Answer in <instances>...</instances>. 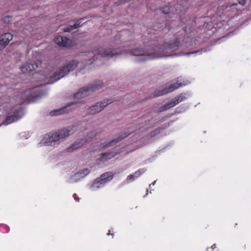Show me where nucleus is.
Wrapping results in <instances>:
<instances>
[{
	"instance_id": "nucleus-19",
	"label": "nucleus",
	"mask_w": 251,
	"mask_h": 251,
	"mask_svg": "<svg viewBox=\"0 0 251 251\" xmlns=\"http://www.w3.org/2000/svg\"><path fill=\"white\" fill-rule=\"evenodd\" d=\"M185 99H186V97H185L184 95L183 94H181L179 96L176 97L173 99H174L175 102H176V105L178 103H179V102L182 101Z\"/></svg>"
},
{
	"instance_id": "nucleus-13",
	"label": "nucleus",
	"mask_w": 251,
	"mask_h": 251,
	"mask_svg": "<svg viewBox=\"0 0 251 251\" xmlns=\"http://www.w3.org/2000/svg\"><path fill=\"white\" fill-rule=\"evenodd\" d=\"M22 98L29 104L31 102V88H28L22 94Z\"/></svg>"
},
{
	"instance_id": "nucleus-22",
	"label": "nucleus",
	"mask_w": 251,
	"mask_h": 251,
	"mask_svg": "<svg viewBox=\"0 0 251 251\" xmlns=\"http://www.w3.org/2000/svg\"><path fill=\"white\" fill-rule=\"evenodd\" d=\"M9 231V227L6 225H0V231L3 233H7Z\"/></svg>"
},
{
	"instance_id": "nucleus-30",
	"label": "nucleus",
	"mask_w": 251,
	"mask_h": 251,
	"mask_svg": "<svg viewBox=\"0 0 251 251\" xmlns=\"http://www.w3.org/2000/svg\"><path fill=\"white\" fill-rule=\"evenodd\" d=\"M0 38L2 40H3V41L6 43L7 44V45L8 44V43H9V42L10 41V39H8L7 38H4V37H3V35H1L0 36Z\"/></svg>"
},
{
	"instance_id": "nucleus-15",
	"label": "nucleus",
	"mask_w": 251,
	"mask_h": 251,
	"mask_svg": "<svg viewBox=\"0 0 251 251\" xmlns=\"http://www.w3.org/2000/svg\"><path fill=\"white\" fill-rule=\"evenodd\" d=\"M30 65L29 63H26L22 65L20 67V70L24 74H26L28 72H30L31 71V69H30Z\"/></svg>"
},
{
	"instance_id": "nucleus-12",
	"label": "nucleus",
	"mask_w": 251,
	"mask_h": 251,
	"mask_svg": "<svg viewBox=\"0 0 251 251\" xmlns=\"http://www.w3.org/2000/svg\"><path fill=\"white\" fill-rule=\"evenodd\" d=\"M116 154L111 151H108L101 154L99 160L105 162L115 157Z\"/></svg>"
},
{
	"instance_id": "nucleus-16",
	"label": "nucleus",
	"mask_w": 251,
	"mask_h": 251,
	"mask_svg": "<svg viewBox=\"0 0 251 251\" xmlns=\"http://www.w3.org/2000/svg\"><path fill=\"white\" fill-rule=\"evenodd\" d=\"M80 23L78 21H77L73 25H71V26L66 27L64 29V31L65 32H70L75 29H77L79 27L82 26V25H80Z\"/></svg>"
},
{
	"instance_id": "nucleus-37",
	"label": "nucleus",
	"mask_w": 251,
	"mask_h": 251,
	"mask_svg": "<svg viewBox=\"0 0 251 251\" xmlns=\"http://www.w3.org/2000/svg\"><path fill=\"white\" fill-rule=\"evenodd\" d=\"M120 34H119V33L117 34V35H116V37H120Z\"/></svg>"
},
{
	"instance_id": "nucleus-26",
	"label": "nucleus",
	"mask_w": 251,
	"mask_h": 251,
	"mask_svg": "<svg viewBox=\"0 0 251 251\" xmlns=\"http://www.w3.org/2000/svg\"><path fill=\"white\" fill-rule=\"evenodd\" d=\"M2 35L3 37L6 38L8 39H10V41L12 40L13 39V35L9 32L5 33L3 34Z\"/></svg>"
},
{
	"instance_id": "nucleus-17",
	"label": "nucleus",
	"mask_w": 251,
	"mask_h": 251,
	"mask_svg": "<svg viewBox=\"0 0 251 251\" xmlns=\"http://www.w3.org/2000/svg\"><path fill=\"white\" fill-rule=\"evenodd\" d=\"M81 146L82 144H81L80 143L75 142L68 147L67 149V151L68 152H71L78 148H81Z\"/></svg>"
},
{
	"instance_id": "nucleus-32",
	"label": "nucleus",
	"mask_w": 251,
	"mask_h": 251,
	"mask_svg": "<svg viewBox=\"0 0 251 251\" xmlns=\"http://www.w3.org/2000/svg\"><path fill=\"white\" fill-rule=\"evenodd\" d=\"M237 0L238 1V3L242 5H244L245 4L246 0Z\"/></svg>"
},
{
	"instance_id": "nucleus-36",
	"label": "nucleus",
	"mask_w": 251,
	"mask_h": 251,
	"mask_svg": "<svg viewBox=\"0 0 251 251\" xmlns=\"http://www.w3.org/2000/svg\"><path fill=\"white\" fill-rule=\"evenodd\" d=\"M107 235H111L112 236H113V235H114V234H113V233H110V230H109L108 231V232L107 233Z\"/></svg>"
},
{
	"instance_id": "nucleus-10",
	"label": "nucleus",
	"mask_w": 251,
	"mask_h": 251,
	"mask_svg": "<svg viewBox=\"0 0 251 251\" xmlns=\"http://www.w3.org/2000/svg\"><path fill=\"white\" fill-rule=\"evenodd\" d=\"M54 41L59 46L70 48L72 45V41L69 38L60 35L56 36Z\"/></svg>"
},
{
	"instance_id": "nucleus-9",
	"label": "nucleus",
	"mask_w": 251,
	"mask_h": 251,
	"mask_svg": "<svg viewBox=\"0 0 251 251\" xmlns=\"http://www.w3.org/2000/svg\"><path fill=\"white\" fill-rule=\"evenodd\" d=\"M114 174L112 172H107L101 175L100 177L96 179L94 184H102L110 181L114 177Z\"/></svg>"
},
{
	"instance_id": "nucleus-25",
	"label": "nucleus",
	"mask_w": 251,
	"mask_h": 251,
	"mask_svg": "<svg viewBox=\"0 0 251 251\" xmlns=\"http://www.w3.org/2000/svg\"><path fill=\"white\" fill-rule=\"evenodd\" d=\"M144 173V171L143 169H139L136 172H135L134 175L135 178L138 177L140 176L143 173Z\"/></svg>"
},
{
	"instance_id": "nucleus-6",
	"label": "nucleus",
	"mask_w": 251,
	"mask_h": 251,
	"mask_svg": "<svg viewBox=\"0 0 251 251\" xmlns=\"http://www.w3.org/2000/svg\"><path fill=\"white\" fill-rule=\"evenodd\" d=\"M25 109L22 104L16 105L12 109V114L6 117L3 124L8 125L22 118L25 114Z\"/></svg>"
},
{
	"instance_id": "nucleus-14",
	"label": "nucleus",
	"mask_w": 251,
	"mask_h": 251,
	"mask_svg": "<svg viewBox=\"0 0 251 251\" xmlns=\"http://www.w3.org/2000/svg\"><path fill=\"white\" fill-rule=\"evenodd\" d=\"M67 106L63 107L61 108L56 109L54 110H52L50 112V114L51 116H57L59 115H61L63 113H65L67 112Z\"/></svg>"
},
{
	"instance_id": "nucleus-35",
	"label": "nucleus",
	"mask_w": 251,
	"mask_h": 251,
	"mask_svg": "<svg viewBox=\"0 0 251 251\" xmlns=\"http://www.w3.org/2000/svg\"><path fill=\"white\" fill-rule=\"evenodd\" d=\"M73 197L75 199V200H77V196L76 194H75L74 195H73Z\"/></svg>"
},
{
	"instance_id": "nucleus-43",
	"label": "nucleus",
	"mask_w": 251,
	"mask_h": 251,
	"mask_svg": "<svg viewBox=\"0 0 251 251\" xmlns=\"http://www.w3.org/2000/svg\"><path fill=\"white\" fill-rule=\"evenodd\" d=\"M36 75H37V74H34L33 75L34 76Z\"/></svg>"
},
{
	"instance_id": "nucleus-38",
	"label": "nucleus",
	"mask_w": 251,
	"mask_h": 251,
	"mask_svg": "<svg viewBox=\"0 0 251 251\" xmlns=\"http://www.w3.org/2000/svg\"><path fill=\"white\" fill-rule=\"evenodd\" d=\"M35 88H32V94L33 93V90H34V91H35Z\"/></svg>"
},
{
	"instance_id": "nucleus-23",
	"label": "nucleus",
	"mask_w": 251,
	"mask_h": 251,
	"mask_svg": "<svg viewBox=\"0 0 251 251\" xmlns=\"http://www.w3.org/2000/svg\"><path fill=\"white\" fill-rule=\"evenodd\" d=\"M166 104L168 106L169 109H170L176 105V103L175 102L174 99H172L170 101L168 102Z\"/></svg>"
},
{
	"instance_id": "nucleus-3",
	"label": "nucleus",
	"mask_w": 251,
	"mask_h": 251,
	"mask_svg": "<svg viewBox=\"0 0 251 251\" xmlns=\"http://www.w3.org/2000/svg\"><path fill=\"white\" fill-rule=\"evenodd\" d=\"M130 54L138 57L136 61L142 62L150 59L160 57L162 55L158 53L156 49L152 50L151 51H148L138 49H134L130 51Z\"/></svg>"
},
{
	"instance_id": "nucleus-39",
	"label": "nucleus",
	"mask_w": 251,
	"mask_h": 251,
	"mask_svg": "<svg viewBox=\"0 0 251 251\" xmlns=\"http://www.w3.org/2000/svg\"><path fill=\"white\" fill-rule=\"evenodd\" d=\"M158 28H159V29H161L162 28H161V26H159V27H158Z\"/></svg>"
},
{
	"instance_id": "nucleus-24",
	"label": "nucleus",
	"mask_w": 251,
	"mask_h": 251,
	"mask_svg": "<svg viewBox=\"0 0 251 251\" xmlns=\"http://www.w3.org/2000/svg\"><path fill=\"white\" fill-rule=\"evenodd\" d=\"M169 109V108L168 107V106L166 104L163 105V106L160 107L158 110H157V111L158 112H163V111H164L165 110H167Z\"/></svg>"
},
{
	"instance_id": "nucleus-40",
	"label": "nucleus",
	"mask_w": 251,
	"mask_h": 251,
	"mask_svg": "<svg viewBox=\"0 0 251 251\" xmlns=\"http://www.w3.org/2000/svg\"><path fill=\"white\" fill-rule=\"evenodd\" d=\"M95 133L94 132H92V133H91V134H94Z\"/></svg>"
},
{
	"instance_id": "nucleus-33",
	"label": "nucleus",
	"mask_w": 251,
	"mask_h": 251,
	"mask_svg": "<svg viewBox=\"0 0 251 251\" xmlns=\"http://www.w3.org/2000/svg\"><path fill=\"white\" fill-rule=\"evenodd\" d=\"M90 172L89 169H85L82 170V173L85 175H87Z\"/></svg>"
},
{
	"instance_id": "nucleus-31",
	"label": "nucleus",
	"mask_w": 251,
	"mask_h": 251,
	"mask_svg": "<svg viewBox=\"0 0 251 251\" xmlns=\"http://www.w3.org/2000/svg\"><path fill=\"white\" fill-rule=\"evenodd\" d=\"M135 178L134 174L133 175H130L129 176H127V179L128 180H131V181L133 180L134 179V178Z\"/></svg>"
},
{
	"instance_id": "nucleus-20",
	"label": "nucleus",
	"mask_w": 251,
	"mask_h": 251,
	"mask_svg": "<svg viewBox=\"0 0 251 251\" xmlns=\"http://www.w3.org/2000/svg\"><path fill=\"white\" fill-rule=\"evenodd\" d=\"M173 10V7L172 6H166L162 8V11L163 13L165 14H168L169 16L170 14H171Z\"/></svg>"
},
{
	"instance_id": "nucleus-7",
	"label": "nucleus",
	"mask_w": 251,
	"mask_h": 251,
	"mask_svg": "<svg viewBox=\"0 0 251 251\" xmlns=\"http://www.w3.org/2000/svg\"><path fill=\"white\" fill-rule=\"evenodd\" d=\"M184 85L182 83H174L171 84L168 86H166L165 87L161 90H156L153 94L152 97L151 98H154L156 97H159L167 94L169 93L173 92L174 90H176L179 88L180 86Z\"/></svg>"
},
{
	"instance_id": "nucleus-1",
	"label": "nucleus",
	"mask_w": 251,
	"mask_h": 251,
	"mask_svg": "<svg viewBox=\"0 0 251 251\" xmlns=\"http://www.w3.org/2000/svg\"><path fill=\"white\" fill-rule=\"evenodd\" d=\"M75 126H72L63 128L55 132H49L44 135L41 143L49 146H55L63 141L66 137L72 134L75 130Z\"/></svg>"
},
{
	"instance_id": "nucleus-42",
	"label": "nucleus",
	"mask_w": 251,
	"mask_h": 251,
	"mask_svg": "<svg viewBox=\"0 0 251 251\" xmlns=\"http://www.w3.org/2000/svg\"><path fill=\"white\" fill-rule=\"evenodd\" d=\"M209 251H213V250H209Z\"/></svg>"
},
{
	"instance_id": "nucleus-18",
	"label": "nucleus",
	"mask_w": 251,
	"mask_h": 251,
	"mask_svg": "<svg viewBox=\"0 0 251 251\" xmlns=\"http://www.w3.org/2000/svg\"><path fill=\"white\" fill-rule=\"evenodd\" d=\"M180 41L178 39H175L173 42H171L168 45V47L170 49H175L178 48L180 45Z\"/></svg>"
},
{
	"instance_id": "nucleus-41",
	"label": "nucleus",
	"mask_w": 251,
	"mask_h": 251,
	"mask_svg": "<svg viewBox=\"0 0 251 251\" xmlns=\"http://www.w3.org/2000/svg\"><path fill=\"white\" fill-rule=\"evenodd\" d=\"M155 181H154V182L152 183V184H153V185L155 184Z\"/></svg>"
},
{
	"instance_id": "nucleus-29",
	"label": "nucleus",
	"mask_w": 251,
	"mask_h": 251,
	"mask_svg": "<svg viewBox=\"0 0 251 251\" xmlns=\"http://www.w3.org/2000/svg\"><path fill=\"white\" fill-rule=\"evenodd\" d=\"M7 45V44H6L3 40L0 38V50L5 48Z\"/></svg>"
},
{
	"instance_id": "nucleus-11",
	"label": "nucleus",
	"mask_w": 251,
	"mask_h": 251,
	"mask_svg": "<svg viewBox=\"0 0 251 251\" xmlns=\"http://www.w3.org/2000/svg\"><path fill=\"white\" fill-rule=\"evenodd\" d=\"M131 133V132H130V133H128L127 134H126L124 136H121L117 138L112 140L110 142H107L106 143H101L99 146V149L100 150H102V149L110 147L111 146H114L117 143L121 141L122 139H123L124 138L126 137L128 135H130Z\"/></svg>"
},
{
	"instance_id": "nucleus-34",
	"label": "nucleus",
	"mask_w": 251,
	"mask_h": 251,
	"mask_svg": "<svg viewBox=\"0 0 251 251\" xmlns=\"http://www.w3.org/2000/svg\"><path fill=\"white\" fill-rule=\"evenodd\" d=\"M198 51H193V52H188V53H186V55H189L190 54H192V53H196V52H198Z\"/></svg>"
},
{
	"instance_id": "nucleus-5",
	"label": "nucleus",
	"mask_w": 251,
	"mask_h": 251,
	"mask_svg": "<svg viewBox=\"0 0 251 251\" xmlns=\"http://www.w3.org/2000/svg\"><path fill=\"white\" fill-rule=\"evenodd\" d=\"M102 86L103 83L101 81L94 82L92 84L80 88L78 92L74 94V97L78 99L83 98L88 96L90 92L98 90Z\"/></svg>"
},
{
	"instance_id": "nucleus-4",
	"label": "nucleus",
	"mask_w": 251,
	"mask_h": 251,
	"mask_svg": "<svg viewBox=\"0 0 251 251\" xmlns=\"http://www.w3.org/2000/svg\"><path fill=\"white\" fill-rule=\"evenodd\" d=\"M78 62L75 60H73L63 67L60 70L56 71L50 78V83H53L60 79L71 71H73L78 65Z\"/></svg>"
},
{
	"instance_id": "nucleus-28",
	"label": "nucleus",
	"mask_w": 251,
	"mask_h": 251,
	"mask_svg": "<svg viewBox=\"0 0 251 251\" xmlns=\"http://www.w3.org/2000/svg\"><path fill=\"white\" fill-rule=\"evenodd\" d=\"M160 129L158 128V129H155L154 131L151 132V133H150L151 137H153L155 136L156 135L159 134L160 132Z\"/></svg>"
},
{
	"instance_id": "nucleus-21",
	"label": "nucleus",
	"mask_w": 251,
	"mask_h": 251,
	"mask_svg": "<svg viewBox=\"0 0 251 251\" xmlns=\"http://www.w3.org/2000/svg\"><path fill=\"white\" fill-rule=\"evenodd\" d=\"M13 20V17L11 16L7 15L3 17L1 21L5 24H9Z\"/></svg>"
},
{
	"instance_id": "nucleus-8",
	"label": "nucleus",
	"mask_w": 251,
	"mask_h": 251,
	"mask_svg": "<svg viewBox=\"0 0 251 251\" xmlns=\"http://www.w3.org/2000/svg\"><path fill=\"white\" fill-rule=\"evenodd\" d=\"M111 102L112 100H107L100 103H97L95 105L87 108V113L89 115H95L101 111L106 105Z\"/></svg>"
},
{
	"instance_id": "nucleus-27",
	"label": "nucleus",
	"mask_w": 251,
	"mask_h": 251,
	"mask_svg": "<svg viewBox=\"0 0 251 251\" xmlns=\"http://www.w3.org/2000/svg\"><path fill=\"white\" fill-rule=\"evenodd\" d=\"M42 95L43 94L41 93H40L37 95L32 94V103L35 102L36 101V99L41 98Z\"/></svg>"
},
{
	"instance_id": "nucleus-2",
	"label": "nucleus",
	"mask_w": 251,
	"mask_h": 251,
	"mask_svg": "<svg viewBox=\"0 0 251 251\" xmlns=\"http://www.w3.org/2000/svg\"><path fill=\"white\" fill-rule=\"evenodd\" d=\"M121 53V50L119 48H103L100 47L97 50L88 52H83L81 54L83 60V63L89 65L98 58V55L102 57L111 58L115 55Z\"/></svg>"
}]
</instances>
